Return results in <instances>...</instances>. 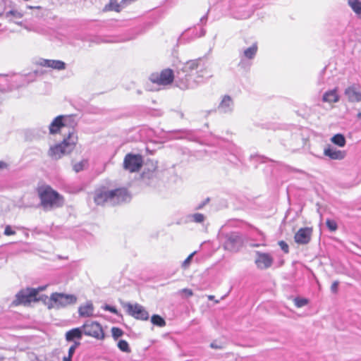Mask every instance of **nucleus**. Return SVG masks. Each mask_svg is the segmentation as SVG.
Listing matches in <instances>:
<instances>
[{
  "label": "nucleus",
  "instance_id": "1",
  "mask_svg": "<svg viewBox=\"0 0 361 361\" xmlns=\"http://www.w3.org/2000/svg\"><path fill=\"white\" fill-rule=\"evenodd\" d=\"M130 195L125 188L108 190L104 188L98 189L94 192V200L98 205L109 203L111 205L119 204L128 202Z\"/></svg>",
  "mask_w": 361,
  "mask_h": 361
},
{
  "label": "nucleus",
  "instance_id": "2",
  "mask_svg": "<svg viewBox=\"0 0 361 361\" xmlns=\"http://www.w3.org/2000/svg\"><path fill=\"white\" fill-rule=\"evenodd\" d=\"M78 142V136L72 129L68 132L67 137H65L60 143L52 145L49 147L48 155L55 160L62 158L63 156L71 154L75 149Z\"/></svg>",
  "mask_w": 361,
  "mask_h": 361
},
{
  "label": "nucleus",
  "instance_id": "3",
  "mask_svg": "<svg viewBox=\"0 0 361 361\" xmlns=\"http://www.w3.org/2000/svg\"><path fill=\"white\" fill-rule=\"evenodd\" d=\"M41 204L46 210H51L63 204V197L50 187L42 188L39 190Z\"/></svg>",
  "mask_w": 361,
  "mask_h": 361
},
{
  "label": "nucleus",
  "instance_id": "4",
  "mask_svg": "<svg viewBox=\"0 0 361 361\" xmlns=\"http://www.w3.org/2000/svg\"><path fill=\"white\" fill-rule=\"evenodd\" d=\"M76 302L77 297L75 295L53 293L47 305L49 309H61L74 305Z\"/></svg>",
  "mask_w": 361,
  "mask_h": 361
},
{
  "label": "nucleus",
  "instance_id": "5",
  "mask_svg": "<svg viewBox=\"0 0 361 361\" xmlns=\"http://www.w3.org/2000/svg\"><path fill=\"white\" fill-rule=\"evenodd\" d=\"M202 63H204L201 59L191 60L186 62L182 68L183 73H185V80L183 81L181 76V73L178 72L176 78L178 80H180V82L179 84H178V85L180 88L193 87L194 85L190 82V78H190L192 76L190 73H192L195 70L197 71L202 66Z\"/></svg>",
  "mask_w": 361,
  "mask_h": 361
},
{
  "label": "nucleus",
  "instance_id": "6",
  "mask_svg": "<svg viewBox=\"0 0 361 361\" xmlns=\"http://www.w3.org/2000/svg\"><path fill=\"white\" fill-rule=\"evenodd\" d=\"M38 293V290L35 288H27L26 289H23L20 290L15 296V299L12 302L13 306H18V305H29L32 302L38 301L39 299L37 298V295Z\"/></svg>",
  "mask_w": 361,
  "mask_h": 361
},
{
  "label": "nucleus",
  "instance_id": "7",
  "mask_svg": "<svg viewBox=\"0 0 361 361\" xmlns=\"http://www.w3.org/2000/svg\"><path fill=\"white\" fill-rule=\"evenodd\" d=\"M83 334L97 340H103L105 334L102 326L97 322L87 321L82 326Z\"/></svg>",
  "mask_w": 361,
  "mask_h": 361
},
{
  "label": "nucleus",
  "instance_id": "8",
  "mask_svg": "<svg viewBox=\"0 0 361 361\" xmlns=\"http://www.w3.org/2000/svg\"><path fill=\"white\" fill-rule=\"evenodd\" d=\"M123 306L124 308H126L127 313L136 319L146 321L149 317L147 311L143 306L138 303H125Z\"/></svg>",
  "mask_w": 361,
  "mask_h": 361
},
{
  "label": "nucleus",
  "instance_id": "9",
  "mask_svg": "<svg viewBox=\"0 0 361 361\" xmlns=\"http://www.w3.org/2000/svg\"><path fill=\"white\" fill-rule=\"evenodd\" d=\"M143 159L140 154H128L123 160V168L131 172L138 171L142 166Z\"/></svg>",
  "mask_w": 361,
  "mask_h": 361
},
{
  "label": "nucleus",
  "instance_id": "10",
  "mask_svg": "<svg viewBox=\"0 0 361 361\" xmlns=\"http://www.w3.org/2000/svg\"><path fill=\"white\" fill-rule=\"evenodd\" d=\"M174 79L173 71L167 68L163 70L160 73H153L150 75V80L153 83L160 85H167L171 84Z\"/></svg>",
  "mask_w": 361,
  "mask_h": 361
},
{
  "label": "nucleus",
  "instance_id": "11",
  "mask_svg": "<svg viewBox=\"0 0 361 361\" xmlns=\"http://www.w3.org/2000/svg\"><path fill=\"white\" fill-rule=\"evenodd\" d=\"M243 243L241 235L238 233H231L226 237L224 248L231 252H237Z\"/></svg>",
  "mask_w": 361,
  "mask_h": 361
},
{
  "label": "nucleus",
  "instance_id": "12",
  "mask_svg": "<svg viewBox=\"0 0 361 361\" xmlns=\"http://www.w3.org/2000/svg\"><path fill=\"white\" fill-rule=\"evenodd\" d=\"M255 263L258 269H267L272 266L274 258L269 253L256 251Z\"/></svg>",
  "mask_w": 361,
  "mask_h": 361
},
{
  "label": "nucleus",
  "instance_id": "13",
  "mask_svg": "<svg viewBox=\"0 0 361 361\" xmlns=\"http://www.w3.org/2000/svg\"><path fill=\"white\" fill-rule=\"evenodd\" d=\"M344 95L349 102H360L361 87L357 84H352L345 89Z\"/></svg>",
  "mask_w": 361,
  "mask_h": 361
},
{
  "label": "nucleus",
  "instance_id": "14",
  "mask_svg": "<svg viewBox=\"0 0 361 361\" xmlns=\"http://www.w3.org/2000/svg\"><path fill=\"white\" fill-rule=\"evenodd\" d=\"M312 234V229L311 228H301L295 234V241L300 245L307 244L311 240Z\"/></svg>",
  "mask_w": 361,
  "mask_h": 361
},
{
  "label": "nucleus",
  "instance_id": "15",
  "mask_svg": "<svg viewBox=\"0 0 361 361\" xmlns=\"http://www.w3.org/2000/svg\"><path fill=\"white\" fill-rule=\"evenodd\" d=\"M37 64L42 67H48L55 70L61 71L66 69V63L61 60H51L41 59Z\"/></svg>",
  "mask_w": 361,
  "mask_h": 361
},
{
  "label": "nucleus",
  "instance_id": "16",
  "mask_svg": "<svg viewBox=\"0 0 361 361\" xmlns=\"http://www.w3.org/2000/svg\"><path fill=\"white\" fill-rule=\"evenodd\" d=\"M324 154L333 160H342L345 157L346 152L331 146H328L324 148Z\"/></svg>",
  "mask_w": 361,
  "mask_h": 361
},
{
  "label": "nucleus",
  "instance_id": "17",
  "mask_svg": "<svg viewBox=\"0 0 361 361\" xmlns=\"http://www.w3.org/2000/svg\"><path fill=\"white\" fill-rule=\"evenodd\" d=\"M67 118L63 116H59L55 118L49 126L50 134H55L59 132L60 129L66 126L65 120Z\"/></svg>",
  "mask_w": 361,
  "mask_h": 361
},
{
  "label": "nucleus",
  "instance_id": "18",
  "mask_svg": "<svg viewBox=\"0 0 361 361\" xmlns=\"http://www.w3.org/2000/svg\"><path fill=\"white\" fill-rule=\"evenodd\" d=\"M82 327L74 328L68 331L65 334V338L68 342L79 341L82 337Z\"/></svg>",
  "mask_w": 361,
  "mask_h": 361
},
{
  "label": "nucleus",
  "instance_id": "19",
  "mask_svg": "<svg viewBox=\"0 0 361 361\" xmlns=\"http://www.w3.org/2000/svg\"><path fill=\"white\" fill-rule=\"evenodd\" d=\"M197 76L195 77V82L200 83L203 82L204 78L212 77V73L208 66L204 63L202 66L196 72Z\"/></svg>",
  "mask_w": 361,
  "mask_h": 361
},
{
  "label": "nucleus",
  "instance_id": "20",
  "mask_svg": "<svg viewBox=\"0 0 361 361\" xmlns=\"http://www.w3.org/2000/svg\"><path fill=\"white\" fill-rule=\"evenodd\" d=\"M219 110L223 113H229L233 111V102L228 95H225L218 107Z\"/></svg>",
  "mask_w": 361,
  "mask_h": 361
},
{
  "label": "nucleus",
  "instance_id": "21",
  "mask_svg": "<svg viewBox=\"0 0 361 361\" xmlns=\"http://www.w3.org/2000/svg\"><path fill=\"white\" fill-rule=\"evenodd\" d=\"M322 101L326 103H336L339 101V96L337 93V90L334 89L326 92L323 97Z\"/></svg>",
  "mask_w": 361,
  "mask_h": 361
},
{
  "label": "nucleus",
  "instance_id": "22",
  "mask_svg": "<svg viewBox=\"0 0 361 361\" xmlns=\"http://www.w3.org/2000/svg\"><path fill=\"white\" fill-rule=\"evenodd\" d=\"M348 5L355 16L361 20V0H348Z\"/></svg>",
  "mask_w": 361,
  "mask_h": 361
},
{
  "label": "nucleus",
  "instance_id": "23",
  "mask_svg": "<svg viewBox=\"0 0 361 361\" xmlns=\"http://www.w3.org/2000/svg\"><path fill=\"white\" fill-rule=\"evenodd\" d=\"M93 305L92 302H87L79 307L78 313L81 317H90L93 314Z\"/></svg>",
  "mask_w": 361,
  "mask_h": 361
},
{
  "label": "nucleus",
  "instance_id": "24",
  "mask_svg": "<svg viewBox=\"0 0 361 361\" xmlns=\"http://www.w3.org/2000/svg\"><path fill=\"white\" fill-rule=\"evenodd\" d=\"M126 1V0H123L121 4H118L116 0H110L109 3L105 6L104 10L119 12L123 7V4H124Z\"/></svg>",
  "mask_w": 361,
  "mask_h": 361
},
{
  "label": "nucleus",
  "instance_id": "25",
  "mask_svg": "<svg viewBox=\"0 0 361 361\" xmlns=\"http://www.w3.org/2000/svg\"><path fill=\"white\" fill-rule=\"evenodd\" d=\"M257 51V44H253L250 47L247 48L243 51V57L252 59L255 56Z\"/></svg>",
  "mask_w": 361,
  "mask_h": 361
},
{
  "label": "nucleus",
  "instance_id": "26",
  "mask_svg": "<svg viewBox=\"0 0 361 361\" xmlns=\"http://www.w3.org/2000/svg\"><path fill=\"white\" fill-rule=\"evenodd\" d=\"M23 13L17 10H11L6 12L4 14L5 18L8 19V20H13L14 19H20L23 18Z\"/></svg>",
  "mask_w": 361,
  "mask_h": 361
},
{
  "label": "nucleus",
  "instance_id": "27",
  "mask_svg": "<svg viewBox=\"0 0 361 361\" xmlns=\"http://www.w3.org/2000/svg\"><path fill=\"white\" fill-rule=\"evenodd\" d=\"M331 141L336 145L340 147H343L345 145L346 140L342 134H336L331 138Z\"/></svg>",
  "mask_w": 361,
  "mask_h": 361
},
{
  "label": "nucleus",
  "instance_id": "28",
  "mask_svg": "<svg viewBox=\"0 0 361 361\" xmlns=\"http://www.w3.org/2000/svg\"><path fill=\"white\" fill-rule=\"evenodd\" d=\"M88 166V160L82 159L79 162L75 163L73 164V171L76 173L80 172L85 169H86Z\"/></svg>",
  "mask_w": 361,
  "mask_h": 361
},
{
  "label": "nucleus",
  "instance_id": "29",
  "mask_svg": "<svg viewBox=\"0 0 361 361\" xmlns=\"http://www.w3.org/2000/svg\"><path fill=\"white\" fill-rule=\"evenodd\" d=\"M151 322L154 325L163 327L166 325L165 320L158 314H154L151 317Z\"/></svg>",
  "mask_w": 361,
  "mask_h": 361
},
{
  "label": "nucleus",
  "instance_id": "30",
  "mask_svg": "<svg viewBox=\"0 0 361 361\" xmlns=\"http://www.w3.org/2000/svg\"><path fill=\"white\" fill-rule=\"evenodd\" d=\"M294 305L300 308L309 303V300L305 298L296 297L293 299Z\"/></svg>",
  "mask_w": 361,
  "mask_h": 361
},
{
  "label": "nucleus",
  "instance_id": "31",
  "mask_svg": "<svg viewBox=\"0 0 361 361\" xmlns=\"http://www.w3.org/2000/svg\"><path fill=\"white\" fill-rule=\"evenodd\" d=\"M118 348L123 352L130 353V348L128 342L125 340H120L117 344Z\"/></svg>",
  "mask_w": 361,
  "mask_h": 361
},
{
  "label": "nucleus",
  "instance_id": "32",
  "mask_svg": "<svg viewBox=\"0 0 361 361\" xmlns=\"http://www.w3.org/2000/svg\"><path fill=\"white\" fill-rule=\"evenodd\" d=\"M196 252H193L191 253L182 263V268L186 269L190 265L193 256L195 255Z\"/></svg>",
  "mask_w": 361,
  "mask_h": 361
},
{
  "label": "nucleus",
  "instance_id": "33",
  "mask_svg": "<svg viewBox=\"0 0 361 361\" xmlns=\"http://www.w3.org/2000/svg\"><path fill=\"white\" fill-rule=\"evenodd\" d=\"M111 334L113 338L115 340H117L119 337L122 336V335L123 334V331L118 327H113L111 329Z\"/></svg>",
  "mask_w": 361,
  "mask_h": 361
},
{
  "label": "nucleus",
  "instance_id": "34",
  "mask_svg": "<svg viewBox=\"0 0 361 361\" xmlns=\"http://www.w3.org/2000/svg\"><path fill=\"white\" fill-rule=\"evenodd\" d=\"M326 226L328 227V228L331 231H335L337 230L338 226H337L336 222L334 220L328 219L326 221Z\"/></svg>",
  "mask_w": 361,
  "mask_h": 361
},
{
  "label": "nucleus",
  "instance_id": "35",
  "mask_svg": "<svg viewBox=\"0 0 361 361\" xmlns=\"http://www.w3.org/2000/svg\"><path fill=\"white\" fill-rule=\"evenodd\" d=\"M190 218L192 219L193 221L196 223H202L204 220V216L200 213H196L191 215Z\"/></svg>",
  "mask_w": 361,
  "mask_h": 361
},
{
  "label": "nucleus",
  "instance_id": "36",
  "mask_svg": "<svg viewBox=\"0 0 361 361\" xmlns=\"http://www.w3.org/2000/svg\"><path fill=\"white\" fill-rule=\"evenodd\" d=\"M80 345V341H75L74 343L69 348L68 355L73 357L75 349Z\"/></svg>",
  "mask_w": 361,
  "mask_h": 361
},
{
  "label": "nucleus",
  "instance_id": "37",
  "mask_svg": "<svg viewBox=\"0 0 361 361\" xmlns=\"http://www.w3.org/2000/svg\"><path fill=\"white\" fill-rule=\"evenodd\" d=\"M279 245L280 246L281 249L285 252L288 253L289 252V247L288 245L283 240H281L279 242Z\"/></svg>",
  "mask_w": 361,
  "mask_h": 361
},
{
  "label": "nucleus",
  "instance_id": "38",
  "mask_svg": "<svg viewBox=\"0 0 361 361\" xmlns=\"http://www.w3.org/2000/svg\"><path fill=\"white\" fill-rule=\"evenodd\" d=\"M103 309L104 310H106V311H109L115 314H118V310H116V308L115 307H113V306H111V305H105L104 307H103Z\"/></svg>",
  "mask_w": 361,
  "mask_h": 361
},
{
  "label": "nucleus",
  "instance_id": "39",
  "mask_svg": "<svg viewBox=\"0 0 361 361\" xmlns=\"http://www.w3.org/2000/svg\"><path fill=\"white\" fill-rule=\"evenodd\" d=\"M179 294L184 293L187 297H190L193 295V292L191 289L189 288H183L178 291Z\"/></svg>",
  "mask_w": 361,
  "mask_h": 361
},
{
  "label": "nucleus",
  "instance_id": "40",
  "mask_svg": "<svg viewBox=\"0 0 361 361\" xmlns=\"http://www.w3.org/2000/svg\"><path fill=\"white\" fill-rule=\"evenodd\" d=\"M16 232L12 229L10 226H6L4 230V234L6 235H14Z\"/></svg>",
  "mask_w": 361,
  "mask_h": 361
},
{
  "label": "nucleus",
  "instance_id": "41",
  "mask_svg": "<svg viewBox=\"0 0 361 361\" xmlns=\"http://www.w3.org/2000/svg\"><path fill=\"white\" fill-rule=\"evenodd\" d=\"M338 284H339V283L337 281L333 282V283L331 284V292H333V293L337 292Z\"/></svg>",
  "mask_w": 361,
  "mask_h": 361
},
{
  "label": "nucleus",
  "instance_id": "42",
  "mask_svg": "<svg viewBox=\"0 0 361 361\" xmlns=\"http://www.w3.org/2000/svg\"><path fill=\"white\" fill-rule=\"evenodd\" d=\"M72 357L68 355L65 356L63 359V361H71Z\"/></svg>",
  "mask_w": 361,
  "mask_h": 361
},
{
  "label": "nucleus",
  "instance_id": "43",
  "mask_svg": "<svg viewBox=\"0 0 361 361\" xmlns=\"http://www.w3.org/2000/svg\"><path fill=\"white\" fill-rule=\"evenodd\" d=\"M207 16L205 15V16H204L203 17L201 18L200 21L202 23H205L207 21Z\"/></svg>",
  "mask_w": 361,
  "mask_h": 361
},
{
  "label": "nucleus",
  "instance_id": "44",
  "mask_svg": "<svg viewBox=\"0 0 361 361\" xmlns=\"http://www.w3.org/2000/svg\"><path fill=\"white\" fill-rule=\"evenodd\" d=\"M27 8H30V9H32V8L41 9V6H27Z\"/></svg>",
  "mask_w": 361,
  "mask_h": 361
},
{
  "label": "nucleus",
  "instance_id": "45",
  "mask_svg": "<svg viewBox=\"0 0 361 361\" xmlns=\"http://www.w3.org/2000/svg\"><path fill=\"white\" fill-rule=\"evenodd\" d=\"M214 298V295H208V299H209V300H212Z\"/></svg>",
  "mask_w": 361,
  "mask_h": 361
},
{
  "label": "nucleus",
  "instance_id": "46",
  "mask_svg": "<svg viewBox=\"0 0 361 361\" xmlns=\"http://www.w3.org/2000/svg\"><path fill=\"white\" fill-rule=\"evenodd\" d=\"M6 164L2 162V161H0V169L3 168V166H4Z\"/></svg>",
  "mask_w": 361,
  "mask_h": 361
},
{
  "label": "nucleus",
  "instance_id": "47",
  "mask_svg": "<svg viewBox=\"0 0 361 361\" xmlns=\"http://www.w3.org/2000/svg\"><path fill=\"white\" fill-rule=\"evenodd\" d=\"M37 290H38V291H39V290H44V287L39 288Z\"/></svg>",
  "mask_w": 361,
  "mask_h": 361
},
{
  "label": "nucleus",
  "instance_id": "48",
  "mask_svg": "<svg viewBox=\"0 0 361 361\" xmlns=\"http://www.w3.org/2000/svg\"><path fill=\"white\" fill-rule=\"evenodd\" d=\"M357 117H358L359 118H360V119H361V113H359V114H357Z\"/></svg>",
  "mask_w": 361,
  "mask_h": 361
},
{
  "label": "nucleus",
  "instance_id": "49",
  "mask_svg": "<svg viewBox=\"0 0 361 361\" xmlns=\"http://www.w3.org/2000/svg\"><path fill=\"white\" fill-rule=\"evenodd\" d=\"M203 207V204H200L197 207V209H201Z\"/></svg>",
  "mask_w": 361,
  "mask_h": 361
},
{
  "label": "nucleus",
  "instance_id": "50",
  "mask_svg": "<svg viewBox=\"0 0 361 361\" xmlns=\"http://www.w3.org/2000/svg\"><path fill=\"white\" fill-rule=\"evenodd\" d=\"M252 247H257V246H259V245H258L257 244H253V245H252Z\"/></svg>",
  "mask_w": 361,
  "mask_h": 361
},
{
  "label": "nucleus",
  "instance_id": "51",
  "mask_svg": "<svg viewBox=\"0 0 361 361\" xmlns=\"http://www.w3.org/2000/svg\"><path fill=\"white\" fill-rule=\"evenodd\" d=\"M211 347H212V348H215V345H214V344H212H212H211Z\"/></svg>",
  "mask_w": 361,
  "mask_h": 361
}]
</instances>
